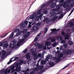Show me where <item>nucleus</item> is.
Instances as JSON below:
<instances>
[{
    "instance_id": "ea45409f",
    "label": "nucleus",
    "mask_w": 74,
    "mask_h": 74,
    "mask_svg": "<svg viewBox=\"0 0 74 74\" xmlns=\"http://www.w3.org/2000/svg\"><path fill=\"white\" fill-rule=\"evenodd\" d=\"M58 16H55L53 18H54V20L55 21V20H56L57 19H58Z\"/></svg>"
},
{
    "instance_id": "bb28decb",
    "label": "nucleus",
    "mask_w": 74,
    "mask_h": 74,
    "mask_svg": "<svg viewBox=\"0 0 74 74\" xmlns=\"http://www.w3.org/2000/svg\"><path fill=\"white\" fill-rule=\"evenodd\" d=\"M19 62L20 63H19L20 64V65L21 64H22V63H24V61H23V60H20Z\"/></svg>"
},
{
    "instance_id": "8fccbe9b",
    "label": "nucleus",
    "mask_w": 74,
    "mask_h": 74,
    "mask_svg": "<svg viewBox=\"0 0 74 74\" xmlns=\"http://www.w3.org/2000/svg\"><path fill=\"white\" fill-rule=\"evenodd\" d=\"M35 73V72L34 71H32L31 72H30V74H34Z\"/></svg>"
},
{
    "instance_id": "aec40b11",
    "label": "nucleus",
    "mask_w": 74,
    "mask_h": 74,
    "mask_svg": "<svg viewBox=\"0 0 74 74\" xmlns=\"http://www.w3.org/2000/svg\"><path fill=\"white\" fill-rule=\"evenodd\" d=\"M58 58H56V62H59L61 60V58L60 57H58Z\"/></svg>"
},
{
    "instance_id": "49530a36",
    "label": "nucleus",
    "mask_w": 74,
    "mask_h": 74,
    "mask_svg": "<svg viewBox=\"0 0 74 74\" xmlns=\"http://www.w3.org/2000/svg\"><path fill=\"white\" fill-rule=\"evenodd\" d=\"M27 52V49H25L24 51H23V52L24 53H26Z\"/></svg>"
},
{
    "instance_id": "412c9836",
    "label": "nucleus",
    "mask_w": 74,
    "mask_h": 74,
    "mask_svg": "<svg viewBox=\"0 0 74 74\" xmlns=\"http://www.w3.org/2000/svg\"><path fill=\"white\" fill-rule=\"evenodd\" d=\"M64 36L65 37V39H66V40H68V39H69V35L68 34H65Z\"/></svg>"
},
{
    "instance_id": "f257e3e1",
    "label": "nucleus",
    "mask_w": 74,
    "mask_h": 74,
    "mask_svg": "<svg viewBox=\"0 0 74 74\" xmlns=\"http://www.w3.org/2000/svg\"><path fill=\"white\" fill-rule=\"evenodd\" d=\"M58 0H50L47 2L46 3H43V4L42 5L40 6V8H44V7H47L49 5H50L53 1H55L56 3H52L50 5V6L51 8H54L56 5V3H57L58 1Z\"/></svg>"
},
{
    "instance_id": "a211bd4d",
    "label": "nucleus",
    "mask_w": 74,
    "mask_h": 74,
    "mask_svg": "<svg viewBox=\"0 0 74 74\" xmlns=\"http://www.w3.org/2000/svg\"><path fill=\"white\" fill-rule=\"evenodd\" d=\"M26 57L27 59H30V54L28 53L26 55Z\"/></svg>"
},
{
    "instance_id": "5701e85b",
    "label": "nucleus",
    "mask_w": 74,
    "mask_h": 74,
    "mask_svg": "<svg viewBox=\"0 0 74 74\" xmlns=\"http://www.w3.org/2000/svg\"><path fill=\"white\" fill-rule=\"evenodd\" d=\"M63 54L62 53H61L59 54L58 56V58H62L63 57Z\"/></svg>"
},
{
    "instance_id": "c756f323",
    "label": "nucleus",
    "mask_w": 74,
    "mask_h": 74,
    "mask_svg": "<svg viewBox=\"0 0 74 74\" xmlns=\"http://www.w3.org/2000/svg\"><path fill=\"white\" fill-rule=\"evenodd\" d=\"M54 12H52L51 13L50 16L51 17H53L54 16Z\"/></svg>"
},
{
    "instance_id": "f3484780",
    "label": "nucleus",
    "mask_w": 74,
    "mask_h": 74,
    "mask_svg": "<svg viewBox=\"0 0 74 74\" xmlns=\"http://www.w3.org/2000/svg\"><path fill=\"white\" fill-rule=\"evenodd\" d=\"M70 10V5L67 4V5L66 8V11H69Z\"/></svg>"
},
{
    "instance_id": "4c0bfd02",
    "label": "nucleus",
    "mask_w": 74,
    "mask_h": 74,
    "mask_svg": "<svg viewBox=\"0 0 74 74\" xmlns=\"http://www.w3.org/2000/svg\"><path fill=\"white\" fill-rule=\"evenodd\" d=\"M45 33H46L47 32V31H48V28L45 27Z\"/></svg>"
},
{
    "instance_id": "1a4fd4ad",
    "label": "nucleus",
    "mask_w": 74,
    "mask_h": 74,
    "mask_svg": "<svg viewBox=\"0 0 74 74\" xmlns=\"http://www.w3.org/2000/svg\"><path fill=\"white\" fill-rule=\"evenodd\" d=\"M15 46H16V44H10L9 45V47L10 48L12 49V48H15Z\"/></svg>"
},
{
    "instance_id": "6e6d98bb",
    "label": "nucleus",
    "mask_w": 74,
    "mask_h": 74,
    "mask_svg": "<svg viewBox=\"0 0 74 74\" xmlns=\"http://www.w3.org/2000/svg\"><path fill=\"white\" fill-rule=\"evenodd\" d=\"M62 36H64L65 34V33H64V32L62 31L61 32Z\"/></svg>"
},
{
    "instance_id": "72a5a7b5",
    "label": "nucleus",
    "mask_w": 74,
    "mask_h": 74,
    "mask_svg": "<svg viewBox=\"0 0 74 74\" xmlns=\"http://www.w3.org/2000/svg\"><path fill=\"white\" fill-rule=\"evenodd\" d=\"M3 46L5 48H7V47L8 46V44L7 43H6L3 45Z\"/></svg>"
},
{
    "instance_id": "dca6fc26",
    "label": "nucleus",
    "mask_w": 74,
    "mask_h": 74,
    "mask_svg": "<svg viewBox=\"0 0 74 74\" xmlns=\"http://www.w3.org/2000/svg\"><path fill=\"white\" fill-rule=\"evenodd\" d=\"M49 64L51 67H53V66H54V63L53 62H49Z\"/></svg>"
},
{
    "instance_id": "c85d7f7f",
    "label": "nucleus",
    "mask_w": 74,
    "mask_h": 74,
    "mask_svg": "<svg viewBox=\"0 0 74 74\" xmlns=\"http://www.w3.org/2000/svg\"><path fill=\"white\" fill-rule=\"evenodd\" d=\"M45 62H47V61H45V60L44 61L42 60L41 61V63L42 64H45Z\"/></svg>"
},
{
    "instance_id": "bf43d9fd",
    "label": "nucleus",
    "mask_w": 74,
    "mask_h": 74,
    "mask_svg": "<svg viewBox=\"0 0 74 74\" xmlns=\"http://www.w3.org/2000/svg\"><path fill=\"white\" fill-rule=\"evenodd\" d=\"M56 31H52L51 32V33H52V32H53V34H57V33L56 32Z\"/></svg>"
},
{
    "instance_id": "338daca9",
    "label": "nucleus",
    "mask_w": 74,
    "mask_h": 74,
    "mask_svg": "<svg viewBox=\"0 0 74 74\" xmlns=\"http://www.w3.org/2000/svg\"><path fill=\"white\" fill-rule=\"evenodd\" d=\"M13 44H15L16 43V40H14L13 41Z\"/></svg>"
},
{
    "instance_id": "7c9ffc66",
    "label": "nucleus",
    "mask_w": 74,
    "mask_h": 74,
    "mask_svg": "<svg viewBox=\"0 0 74 74\" xmlns=\"http://www.w3.org/2000/svg\"><path fill=\"white\" fill-rule=\"evenodd\" d=\"M8 33L6 34L5 35H4V36L3 35H2V36H0V37L1 38H4V37H5V36H7V34H8Z\"/></svg>"
},
{
    "instance_id": "423d86ee",
    "label": "nucleus",
    "mask_w": 74,
    "mask_h": 74,
    "mask_svg": "<svg viewBox=\"0 0 74 74\" xmlns=\"http://www.w3.org/2000/svg\"><path fill=\"white\" fill-rule=\"evenodd\" d=\"M32 30L34 32H36L37 30L38 29V28L37 26H34L32 27Z\"/></svg>"
},
{
    "instance_id": "58836bf2",
    "label": "nucleus",
    "mask_w": 74,
    "mask_h": 74,
    "mask_svg": "<svg viewBox=\"0 0 74 74\" xmlns=\"http://www.w3.org/2000/svg\"><path fill=\"white\" fill-rule=\"evenodd\" d=\"M34 45H35V47H38V45H39V43H35Z\"/></svg>"
},
{
    "instance_id": "774afa93",
    "label": "nucleus",
    "mask_w": 74,
    "mask_h": 74,
    "mask_svg": "<svg viewBox=\"0 0 74 74\" xmlns=\"http://www.w3.org/2000/svg\"><path fill=\"white\" fill-rule=\"evenodd\" d=\"M43 73V71H40V72L38 73V74H41Z\"/></svg>"
},
{
    "instance_id": "7ed1b4c3",
    "label": "nucleus",
    "mask_w": 74,
    "mask_h": 74,
    "mask_svg": "<svg viewBox=\"0 0 74 74\" xmlns=\"http://www.w3.org/2000/svg\"><path fill=\"white\" fill-rule=\"evenodd\" d=\"M74 26V24L73 23V21H71L68 24H67V27H70L71 28L73 27Z\"/></svg>"
},
{
    "instance_id": "9d476101",
    "label": "nucleus",
    "mask_w": 74,
    "mask_h": 74,
    "mask_svg": "<svg viewBox=\"0 0 74 74\" xmlns=\"http://www.w3.org/2000/svg\"><path fill=\"white\" fill-rule=\"evenodd\" d=\"M21 26L23 28H25L26 27V25L25 24L24 22H22L21 24Z\"/></svg>"
},
{
    "instance_id": "5fc2aeb1",
    "label": "nucleus",
    "mask_w": 74,
    "mask_h": 74,
    "mask_svg": "<svg viewBox=\"0 0 74 74\" xmlns=\"http://www.w3.org/2000/svg\"><path fill=\"white\" fill-rule=\"evenodd\" d=\"M62 43H65L66 42V40H63L61 41Z\"/></svg>"
},
{
    "instance_id": "de8ad7c7",
    "label": "nucleus",
    "mask_w": 74,
    "mask_h": 74,
    "mask_svg": "<svg viewBox=\"0 0 74 74\" xmlns=\"http://www.w3.org/2000/svg\"><path fill=\"white\" fill-rule=\"evenodd\" d=\"M18 59H19V57H16L13 60L14 61H16V60H18Z\"/></svg>"
},
{
    "instance_id": "2f4dec72",
    "label": "nucleus",
    "mask_w": 74,
    "mask_h": 74,
    "mask_svg": "<svg viewBox=\"0 0 74 74\" xmlns=\"http://www.w3.org/2000/svg\"><path fill=\"white\" fill-rule=\"evenodd\" d=\"M74 11V8L72 9V10L71 11L70 14H69L68 16H69L70 15H71V14L73 12V11Z\"/></svg>"
},
{
    "instance_id": "a878e982",
    "label": "nucleus",
    "mask_w": 74,
    "mask_h": 74,
    "mask_svg": "<svg viewBox=\"0 0 74 74\" xmlns=\"http://www.w3.org/2000/svg\"><path fill=\"white\" fill-rule=\"evenodd\" d=\"M30 71V69L27 68V69L25 70L22 71V72H27V71Z\"/></svg>"
},
{
    "instance_id": "f8f14e48",
    "label": "nucleus",
    "mask_w": 74,
    "mask_h": 74,
    "mask_svg": "<svg viewBox=\"0 0 74 74\" xmlns=\"http://www.w3.org/2000/svg\"><path fill=\"white\" fill-rule=\"evenodd\" d=\"M11 71V70L9 69L8 70V69H6V70L5 71L4 73V74H7L8 73H9Z\"/></svg>"
},
{
    "instance_id": "6ab92c4d",
    "label": "nucleus",
    "mask_w": 74,
    "mask_h": 74,
    "mask_svg": "<svg viewBox=\"0 0 74 74\" xmlns=\"http://www.w3.org/2000/svg\"><path fill=\"white\" fill-rule=\"evenodd\" d=\"M37 55V53H36L35 55L34 56V58L35 60H36V59H37L38 58V55Z\"/></svg>"
},
{
    "instance_id": "680f3d73",
    "label": "nucleus",
    "mask_w": 74,
    "mask_h": 74,
    "mask_svg": "<svg viewBox=\"0 0 74 74\" xmlns=\"http://www.w3.org/2000/svg\"><path fill=\"white\" fill-rule=\"evenodd\" d=\"M43 67H44V66H43V65L41 66L40 67V70H42V69H43Z\"/></svg>"
},
{
    "instance_id": "052dcab7",
    "label": "nucleus",
    "mask_w": 74,
    "mask_h": 74,
    "mask_svg": "<svg viewBox=\"0 0 74 74\" xmlns=\"http://www.w3.org/2000/svg\"><path fill=\"white\" fill-rule=\"evenodd\" d=\"M38 57H41V56H42L41 54L40 53H38Z\"/></svg>"
},
{
    "instance_id": "cd10ccee",
    "label": "nucleus",
    "mask_w": 74,
    "mask_h": 74,
    "mask_svg": "<svg viewBox=\"0 0 74 74\" xmlns=\"http://www.w3.org/2000/svg\"><path fill=\"white\" fill-rule=\"evenodd\" d=\"M51 41L52 42H55L56 40H55V38H53L51 39Z\"/></svg>"
},
{
    "instance_id": "f03ea898",
    "label": "nucleus",
    "mask_w": 74,
    "mask_h": 74,
    "mask_svg": "<svg viewBox=\"0 0 74 74\" xmlns=\"http://www.w3.org/2000/svg\"><path fill=\"white\" fill-rule=\"evenodd\" d=\"M37 15V13L35 12H34L33 13L32 15L30 16L29 18L30 19H31L32 20H34L35 19L34 18H35V17H36Z\"/></svg>"
},
{
    "instance_id": "20e7f679",
    "label": "nucleus",
    "mask_w": 74,
    "mask_h": 74,
    "mask_svg": "<svg viewBox=\"0 0 74 74\" xmlns=\"http://www.w3.org/2000/svg\"><path fill=\"white\" fill-rule=\"evenodd\" d=\"M30 36V32H28L26 33V34L23 35V37L24 38H27L28 37H29V36Z\"/></svg>"
},
{
    "instance_id": "9b49d317",
    "label": "nucleus",
    "mask_w": 74,
    "mask_h": 74,
    "mask_svg": "<svg viewBox=\"0 0 74 74\" xmlns=\"http://www.w3.org/2000/svg\"><path fill=\"white\" fill-rule=\"evenodd\" d=\"M67 51L66 52L67 55H70L71 53H72V50H67Z\"/></svg>"
},
{
    "instance_id": "0eeeda50",
    "label": "nucleus",
    "mask_w": 74,
    "mask_h": 74,
    "mask_svg": "<svg viewBox=\"0 0 74 74\" xmlns=\"http://www.w3.org/2000/svg\"><path fill=\"white\" fill-rule=\"evenodd\" d=\"M30 51L32 52V54L33 56H34L36 54H37V53L36 52L33 51V49H30Z\"/></svg>"
},
{
    "instance_id": "e433bc0d",
    "label": "nucleus",
    "mask_w": 74,
    "mask_h": 74,
    "mask_svg": "<svg viewBox=\"0 0 74 74\" xmlns=\"http://www.w3.org/2000/svg\"><path fill=\"white\" fill-rule=\"evenodd\" d=\"M56 42H54L53 44V47H56L57 45Z\"/></svg>"
},
{
    "instance_id": "2eb2a0df",
    "label": "nucleus",
    "mask_w": 74,
    "mask_h": 74,
    "mask_svg": "<svg viewBox=\"0 0 74 74\" xmlns=\"http://www.w3.org/2000/svg\"><path fill=\"white\" fill-rule=\"evenodd\" d=\"M62 5L64 8H66L67 7V3H66V2H65L64 3H62Z\"/></svg>"
},
{
    "instance_id": "f704fd0d",
    "label": "nucleus",
    "mask_w": 74,
    "mask_h": 74,
    "mask_svg": "<svg viewBox=\"0 0 74 74\" xmlns=\"http://www.w3.org/2000/svg\"><path fill=\"white\" fill-rule=\"evenodd\" d=\"M14 36V32H12L10 36H9V38H12Z\"/></svg>"
},
{
    "instance_id": "ddd939ff",
    "label": "nucleus",
    "mask_w": 74,
    "mask_h": 74,
    "mask_svg": "<svg viewBox=\"0 0 74 74\" xmlns=\"http://www.w3.org/2000/svg\"><path fill=\"white\" fill-rule=\"evenodd\" d=\"M60 30V29H56V28H54L53 29H50V30H51V31H52V32H58V31H59Z\"/></svg>"
},
{
    "instance_id": "b1692460",
    "label": "nucleus",
    "mask_w": 74,
    "mask_h": 74,
    "mask_svg": "<svg viewBox=\"0 0 74 74\" xmlns=\"http://www.w3.org/2000/svg\"><path fill=\"white\" fill-rule=\"evenodd\" d=\"M56 8L57 9V11L59 10L60 9V6L59 5H57L56 6Z\"/></svg>"
},
{
    "instance_id": "393cba45",
    "label": "nucleus",
    "mask_w": 74,
    "mask_h": 74,
    "mask_svg": "<svg viewBox=\"0 0 74 74\" xmlns=\"http://www.w3.org/2000/svg\"><path fill=\"white\" fill-rule=\"evenodd\" d=\"M22 31L18 32L16 35L17 36H19V35H21V34H22Z\"/></svg>"
},
{
    "instance_id": "69168bd1",
    "label": "nucleus",
    "mask_w": 74,
    "mask_h": 74,
    "mask_svg": "<svg viewBox=\"0 0 74 74\" xmlns=\"http://www.w3.org/2000/svg\"><path fill=\"white\" fill-rule=\"evenodd\" d=\"M6 54V51L5 50H3L2 51V54Z\"/></svg>"
},
{
    "instance_id": "e2e57ef3",
    "label": "nucleus",
    "mask_w": 74,
    "mask_h": 74,
    "mask_svg": "<svg viewBox=\"0 0 74 74\" xmlns=\"http://www.w3.org/2000/svg\"><path fill=\"white\" fill-rule=\"evenodd\" d=\"M66 2H67V3H71V0H67L66 1Z\"/></svg>"
},
{
    "instance_id": "a18cd8bd",
    "label": "nucleus",
    "mask_w": 74,
    "mask_h": 74,
    "mask_svg": "<svg viewBox=\"0 0 74 74\" xmlns=\"http://www.w3.org/2000/svg\"><path fill=\"white\" fill-rule=\"evenodd\" d=\"M62 38L61 36H60L58 38V40H59V41H61V40H62Z\"/></svg>"
},
{
    "instance_id": "13d9d810",
    "label": "nucleus",
    "mask_w": 74,
    "mask_h": 74,
    "mask_svg": "<svg viewBox=\"0 0 74 74\" xmlns=\"http://www.w3.org/2000/svg\"><path fill=\"white\" fill-rule=\"evenodd\" d=\"M58 13L60 14V15H63V13L62 11H59L58 12Z\"/></svg>"
},
{
    "instance_id": "864d4df0",
    "label": "nucleus",
    "mask_w": 74,
    "mask_h": 74,
    "mask_svg": "<svg viewBox=\"0 0 74 74\" xmlns=\"http://www.w3.org/2000/svg\"><path fill=\"white\" fill-rule=\"evenodd\" d=\"M47 20H48V18L47 17L44 20L43 22H46Z\"/></svg>"
},
{
    "instance_id": "603ef678",
    "label": "nucleus",
    "mask_w": 74,
    "mask_h": 74,
    "mask_svg": "<svg viewBox=\"0 0 74 74\" xmlns=\"http://www.w3.org/2000/svg\"><path fill=\"white\" fill-rule=\"evenodd\" d=\"M49 59V58H48V57L47 56V57L45 58V61H46L47 62V61H48V60Z\"/></svg>"
},
{
    "instance_id": "09e8293b",
    "label": "nucleus",
    "mask_w": 74,
    "mask_h": 74,
    "mask_svg": "<svg viewBox=\"0 0 74 74\" xmlns=\"http://www.w3.org/2000/svg\"><path fill=\"white\" fill-rule=\"evenodd\" d=\"M25 30H26V31H27V29H25L23 30L22 32L23 33H26V34L27 33L25 31Z\"/></svg>"
},
{
    "instance_id": "c9c22d12",
    "label": "nucleus",
    "mask_w": 74,
    "mask_h": 74,
    "mask_svg": "<svg viewBox=\"0 0 74 74\" xmlns=\"http://www.w3.org/2000/svg\"><path fill=\"white\" fill-rule=\"evenodd\" d=\"M14 32H19V29H15L14 31Z\"/></svg>"
},
{
    "instance_id": "3c124183",
    "label": "nucleus",
    "mask_w": 74,
    "mask_h": 74,
    "mask_svg": "<svg viewBox=\"0 0 74 74\" xmlns=\"http://www.w3.org/2000/svg\"><path fill=\"white\" fill-rule=\"evenodd\" d=\"M24 23L25 25H27V23H28V21L27 20H25L24 22Z\"/></svg>"
},
{
    "instance_id": "39448f33",
    "label": "nucleus",
    "mask_w": 74,
    "mask_h": 74,
    "mask_svg": "<svg viewBox=\"0 0 74 74\" xmlns=\"http://www.w3.org/2000/svg\"><path fill=\"white\" fill-rule=\"evenodd\" d=\"M15 67V66L14 65H13L10 67V70H11V73H14V72L15 71V69H14Z\"/></svg>"
},
{
    "instance_id": "6e6552de",
    "label": "nucleus",
    "mask_w": 74,
    "mask_h": 74,
    "mask_svg": "<svg viewBox=\"0 0 74 74\" xmlns=\"http://www.w3.org/2000/svg\"><path fill=\"white\" fill-rule=\"evenodd\" d=\"M45 45L47 47H49L51 45V42H50L46 41V42Z\"/></svg>"
},
{
    "instance_id": "4468645a",
    "label": "nucleus",
    "mask_w": 74,
    "mask_h": 74,
    "mask_svg": "<svg viewBox=\"0 0 74 74\" xmlns=\"http://www.w3.org/2000/svg\"><path fill=\"white\" fill-rule=\"evenodd\" d=\"M21 66L20 67H17L16 68L15 71L16 72H19L21 71Z\"/></svg>"
},
{
    "instance_id": "79ce46f5",
    "label": "nucleus",
    "mask_w": 74,
    "mask_h": 74,
    "mask_svg": "<svg viewBox=\"0 0 74 74\" xmlns=\"http://www.w3.org/2000/svg\"><path fill=\"white\" fill-rule=\"evenodd\" d=\"M38 40V38L37 37H36L34 40V41L35 42H36L37 40Z\"/></svg>"
},
{
    "instance_id": "a19ab883",
    "label": "nucleus",
    "mask_w": 74,
    "mask_h": 74,
    "mask_svg": "<svg viewBox=\"0 0 74 74\" xmlns=\"http://www.w3.org/2000/svg\"><path fill=\"white\" fill-rule=\"evenodd\" d=\"M73 43V42L71 41H69L68 42V43L69 45H72Z\"/></svg>"
},
{
    "instance_id": "c03bdc74",
    "label": "nucleus",
    "mask_w": 74,
    "mask_h": 74,
    "mask_svg": "<svg viewBox=\"0 0 74 74\" xmlns=\"http://www.w3.org/2000/svg\"><path fill=\"white\" fill-rule=\"evenodd\" d=\"M35 19L36 21H38V20H39V16H37L36 18Z\"/></svg>"
},
{
    "instance_id": "37998d69",
    "label": "nucleus",
    "mask_w": 74,
    "mask_h": 74,
    "mask_svg": "<svg viewBox=\"0 0 74 74\" xmlns=\"http://www.w3.org/2000/svg\"><path fill=\"white\" fill-rule=\"evenodd\" d=\"M73 5H74V3H71L70 5H69V6L70 7H73Z\"/></svg>"
},
{
    "instance_id": "473e14b6",
    "label": "nucleus",
    "mask_w": 74,
    "mask_h": 74,
    "mask_svg": "<svg viewBox=\"0 0 74 74\" xmlns=\"http://www.w3.org/2000/svg\"><path fill=\"white\" fill-rule=\"evenodd\" d=\"M41 9H40L38 11L37 14H41Z\"/></svg>"
},
{
    "instance_id": "0e129e2a",
    "label": "nucleus",
    "mask_w": 74,
    "mask_h": 74,
    "mask_svg": "<svg viewBox=\"0 0 74 74\" xmlns=\"http://www.w3.org/2000/svg\"><path fill=\"white\" fill-rule=\"evenodd\" d=\"M43 49L45 50L47 49V47L45 46H44L43 47Z\"/></svg>"
},
{
    "instance_id": "4d7b16f0",
    "label": "nucleus",
    "mask_w": 74,
    "mask_h": 74,
    "mask_svg": "<svg viewBox=\"0 0 74 74\" xmlns=\"http://www.w3.org/2000/svg\"><path fill=\"white\" fill-rule=\"evenodd\" d=\"M63 17V15H61L60 16L58 17V19H61Z\"/></svg>"
},
{
    "instance_id": "4be33fe9",
    "label": "nucleus",
    "mask_w": 74,
    "mask_h": 74,
    "mask_svg": "<svg viewBox=\"0 0 74 74\" xmlns=\"http://www.w3.org/2000/svg\"><path fill=\"white\" fill-rule=\"evenodd\" d=\"M20 64L19 63H16L15 65L14 66L15 67H16V68H17V67H19V66H20Z\"/></svg>"
}]
</instances>
